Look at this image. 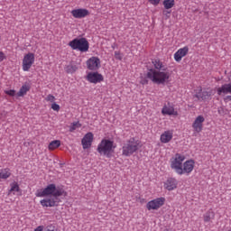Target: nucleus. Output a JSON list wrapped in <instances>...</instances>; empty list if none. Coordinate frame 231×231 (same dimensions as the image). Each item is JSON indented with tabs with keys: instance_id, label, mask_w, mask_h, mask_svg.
<instances>
[{
	"instance_id": "obj_14",
	"label": "nucleus",
	"mask_w": 231,
	"mask_h": 231,
	"mask_svg": "<svg viewBox=\"0 0 231 231\" xmlns=\"http://www.w3.org/2000/svg\"><path fill=\"white\" fill-rule=\"evenodd\" d=\"M203 122L205 117L203 116H198L192 124V127L196 133H201L203 131Z\"/></svg>"
},
{
	"instance_id": "obj_22",
	"label": "nucleus",
	"mask_w": 231,
	"mask_h": 231,
	"mask_svg": "<svg viewBox=\"0 0 231 231\" xmlns=\"http://www.w3.org/2000/svg\"><path fill=\"white\" fill-rule=\"evenodd\" d=\"M32 89L30 84H24L20 88V90L17 92V97H24Z\"/></svg>"
},
{
	"instance_id": "obj_21",
	"label": "nucleus",
	"mask_w": 231,
	"mask_h": 231,
	"mask_svg": "<svg viewBox=\"0 0 231 231\" xmlns=\"http://www.w3.org/2000/svg\"><path fill=\"white\" fill-rule=\"evenodd\" d=\"M171 140H172V132L165 131L163 134H161L162 143H169Z\"/></svg>"
},
{
	"instance_id": "obj_43",
	"label": "nucleus",
	"mask_w": 231,
	"mask_h": 231,
	"mask_svg": "<svg viewBox=\"0 0 231 231\" xmlns=\"http://www.w3.org/2000/svg\"><path fill=\"white\" fill-rule=\"evenodd\" d=\"M228 231H231V229H229Z\"/></svg>"
},
{
	"instance_id": "obj_6",
	"label": "nucleus",
	"mask_w": 231,
	"mask_h": 231,
	"mask_svg": "<svg viewBox=\"0 0 231 231\" xmlns=\"http://www.w3.org/2000/svg\"><path fill=\"white\" fill-rule=\"evenodd\" d=\"M85 79L90 84H100V82H104V76L100 74L98 71L88 72Z\"/></svg>"
},
{
	"instance_id": "obj_32",
	"label": "nucleus",
	"mask_w": 231,
	"mask_h": 231,
	"mask_svg": "<svg viewBox=\"0 0 231 231\" xmlns=\"http://www.w3.org/2000/svg\"><path fill=\"white\" fill-rule=\"evenodd\" d=\"M51 109L53 111L59 112V111H60V106L59 104H57L56 102H54L51 104Z\"/></svg>"
},
{
	"instance_id": "obj_20",
	"label": "nucleus",
	"mask_w": 231,
	"mask_h": 231,
	"mask_svg": "<svg viewBox=\"0 0 231 231\" xmlns=\"http://www.w3.org/2000/svg\"><path fill=\"white\" fill-rule=\"evenodd\" d=\"M216 217V213L212 209L208 210L203 215L204 223H212V220Z\"/></svg>"
},
{
	"instance_id": "obj_16",
	"label": "nucleus",
	"mask_w": 231,
	"mask_h": 231,
	"mask_svg": "<svg viewBox=\"0 0 231 231\" xmlns=\"http://www.w3.org/2000/svg\"><path fill=\"white\" fill-rule=\"evenodd\" d=\"M194 160L186 161L182 166V174H190L194 171Z\"/></svg>"
},
{
	"instance_id": "obj_12",
	"label": "nucleus",
	"mask_w": 231,
	"mask_h": 231,
	"mask_svg": "<svg viewBox=\"0 0 231 231\" xmlns=\"http://www.w3.org/2000/svg\"><path fill=\"white\" fill-rule=\"evenodd\" d=\"M93 138L94 135L91 132H88L84 135V137L81 140V145L83 149H89V147H91L93 143Z\"/></svg>"
},
{
	"instance_id": "obj_8",
	"label": "nucleus",
	"mask_w": 231,
	"mask_h": 231,
	"mask_svg": "<svg viewBox=\"0 0 231 231\" xmlns=\"http://www.w3.org/2000/svg\"><path fill=\"white\" fill-rule=\"evenodd\" d=\"M163 205H165V198L161 197L149 201L146 204V208L147 210H158V208H161Z\"/></svg>"
},
{
	"instance_id": "obj_15",
	"label": "nucleus",
	"mask_w": 231,
	"mask_h": 231,
	"mask_svg": "<svg viewBox=\"0 0 231 231\" xmlns=\"http://www.w3.org/2000/svg\"><path fill=\"white\" fill-rule=\"evenodd\" d=\"M171 169L175 171L179 176L183 175V164L178 161V159H171Z\"/></svg>"
},
{
	"instance_id": "obj_23",
	"label": "nucleus",
	"mask_w": 231,
	"mask_h": 231,
	"mask_svg": "<svg viewBox=\"0 0 231 231\" xmlns=\"http://www.w3.org/2000/svg\"><path fill=\"white\" fill-rule=\"evenodd\" d=\"M12 176V173L10 172V169L5 168V169H2L0 171V179L1 180H8V178Z\"/></svg>"
},
{
	"instance_id": "obj_41",
	"label": "nucleus",
	"mask_w": 231,
	"mask_h": 231,
	"mask_svg": "<svg viewBox=\"0 0 231 231\" xmlns=\"http://www.w3.org/2000/svg\"><path fill=\"white\" fill-rule=\"evenodd\" d=\"M115 48H116V44L114 43V44L112 45V49L115 50Z\"/></svg>"
},
{
	"instance_id": "obj_19",
	"label": "nucleus",
	"mask_w": 231,
	"mask_h": 231,
	"mask_svg": "<svg viewBox=\"0 0 231 231\" xmlns=\"http://www.w3.org/2000/svg\"><path fill=\"white\" fill-rule=\"evenodd\" d=\"M195 98H198V100H208L210 97H212L211 91L202 90L200 89L199 92H197L194 95Z\"/></svg>"
},
{
	"instance_id": "obj_4",
	"label": "nucleus",
	"mask_w": 231,
	"mask_h": 231,
	"mask_svg": "<svg viewBox=\"0 0 231 231\" xmlns=\"http://www.w3.org/2000/svg\"><path fill=\"white\" fill-rule=\"evenodd\" d=\"M142 142L136 140L134 137H131L127 140L122 147V154L123 156H133L134 152H138V150L142 147Z\"/></svg>"
},
{
	"instance_id": "obj_26",
	"label": "nucleus",
	"mask_w": 231,
	"mask_h": 231,
	"mask_svg": "<svg viewBox=\"0 0 231 231\" xmlns=\"http://www.w3.org/2000/svg\"><path fill=\"white\" fill-rule=\"evenodd\" d=\"M162 5L165 10H171L174 6V0H163Z\"/></svg>"
},
{
	"instance_id": "obj_9",
	"label": "nucleus",
	"mask_w": 231,
	"mask_h": 231,
	"mask_svg": "<svg viewBox=\"0 0 231 231\" xmlns=\"http://www.w3.org/2000/svg\"><path fill=\"white\" fill-rule=\"evenodd\" d=\"M101 62L100 58L93 56L87 60V68L90 71H97L100 69Z\"/></svg>"
},
{
	"instance_id": "obj_42",
	"label": "nucleus",
	"mask_w": 231,
	"mask_h": 231,
	"mask_svg": "<svg viewBox=\"0 0 231 231\" xmlns=\"http://www.w3.org/2000/svg\"><path fill=\"white\" fill-rule=\"evenodd\" d=\"M60 167H64V163H60Z\"/></svg>"
},
{
	"instance_id": "obj_29",
	"label": "nucleus",
	"mask_w": 231,
	"mask_h": 231,
	"mask_svg": "<svg viewBox=\"0 0 231 231\" xmlns=\"http://www.w3.org/2000/svg\"><path fill=\"white\" fill-rule=\"evenodd\" d=\"M174 160H177V162H180L183 164V162H185V155H181L180 153H176L175 154V158H173Z\"/></svg>"
},
{
	"instance_id": "obj_17",
	"label": "nucleus",
	"mask_w": 231,
	"mask_h": 231,
	"mask_svg": "<svg viewBox=\"0 0 231 231\" xmlns=\"http://www.w3.org/2000/svg\"><path fill=\"white\" fill-rule=\"evenodd\" d=\"M189 53V47L185 46L184 48L179 49L178 51L174 53V59L176 62H180L181 59Z\"/></svg>"
},
{
	"instance_id": "obj_11",
	"label": "nucleus",
	"mask_w": 231,
	"mask_h": 231,
	"mask_svg": "<svg viewBox=\"0 0 231 231\" xmlns=\"http://www.w3.org/2000/svg\"><path fill=\"white\" fill-rule=\"evenodd\" d=\"M74 19H84L89 15V10L84 8L74 9L70 12Z\"/></svg>"
},
{
	"instance_id": "obj_18",
	"label": "nucleus",
	"mask_w": 231,
	"mask_h": 231,
	"mask_svg": "<svg viewBox=\"0 0 231 231\" xmlns=\"http://www.w3.org/2000/svg\"><path fill=\"white\" fill-rule=\"evenodd\" d=\"M217 95L219 97L223 95H231V83H226L217 89Z\"/></svg>"
},
{
	"instance_id": "obj_35",
	"label": "nucleus",
	"mask_w": 231,
	"mask_h": 231,
	"mask_svg": "<svg viewBox=\"0 0 231 231\" xmlns=\"http://www.w3.org/2000/svg\"><path fill=\"white\" fill-rule=\"evenodd\" d=\"M151 5H153V6H158L160 5V2L162 0H148Z\"/></svg>"
},
{
	"instance_id": "obj_39",
	"label": "nucleus",
	"mask_w": 231,
	"mask_h": 231,
	"mask_svg": "<svg viewBox=\"0 0 231 231\" xmlns=\"http://www.w3.org/2000/svg\"><path fill=\"white\" fill-rule=\"evenodd\" d=\"M224 102H231V96H226L224 97Z\"/></svg>"
},
{
	"instance_id": "obj_27",
	"label": "nucleus",
	"mask_w": 231,
	"mask_h": 231,
	"mask_svg": "<svg viewBox=\"0 0 231 231\" xmlns=\"http://www.w3.org/2000/svg\"><path fill=\"white\" fill-rule=\"evenodd\" d=\"M21 188H19V184L17 182H14L11 184L10 192H20Z\"/></svg>"
},
{
	"instance_id": "obj_40",
	"label": "nucleus",
	"mask_w": 231,
	"mask_h": 231,
	"mask_svg": "<svg viewBox=\"0 0 231 231\" xmlns=\"http://www.w3.org/2000/svg\"><path fill=\"white\" fill-rule=\"evenodd\" d=\"M167 14H171V12H168V11H164V12H163V14H164V15H167Z\"/></svg>"
},
{
	"instance_id": "obj_2",
	"label": "nucleus",
	"mask_w": 231,
	"mask_h": 231,
	"mask_svg": "<svg viewBox=\"0 0 231 231\" xmlns=\"http://www.w3.org/2000/svg\"><path fill=\"white\" fill-rule=\"evenodd\" d=\"M152 64L154 69H148L146 79H149L153 84H157L158 86H165V84H168V82H170L169 79H171L169 68H167L160 59L152 60Z\"/></svg>"
},
{
	"instance_id": "obj_37",
	"label": "nucleus",
	"mask_w": 231,
	"mask_h": 231,
	"mask_svg": "<svg viewBox=\"0 0 231 231\" xmlns=\"http://www.w3.org/2000/svg\"><path fill=\"white\" fill-rule=\"evenodd\" d=\"M5 60H6V55H5V52L0 51V62H3Z\"/></svg>"
},
{
	"instance_id": "obj_36",
	"label": "nucleus",
	"mask_w": 231,
	"mask_h": 231,
	"mask_svg": "<svg viewBox=\"0 0 231 231\" xmlns=\"http://www.w3.org/2000/svg\"><path fill=\"white\" fill-rule=\"evenodd\" d=\"M149 79V78H147V76H146V78H143V79L141 80V84H142L143 86H147V84H149V79Z\"/></svg>"
},
{
	"instance_id": "obj_28",
	"label": "nucleus",
	"mask_w": 231,
	"mask_h": 231,
	"mask_svg": "<svg viewBox=\"0 0 231 231\" xmlns=\"http://www.w3.org/2000/svg\"><path fill=\"white\" fill-rule=\"evenodd\" d=\"M217 113H218V115H220V116H225V115L228 114V109H226L223 106H220L217 109Z\"/></svg>"
},
{
	"instance_id": "obj_13",
	"label": "nucleus",
	"mask_w": 231,
	"mask_h": 231,
	"mask_svg": "<svg viewBox=\"0 0 231 231\" xmlns=\"http://www.w3.org/2000/svg\"><path fill=\"white\" fill-rule=\"evenodd\" d=\"M163 188L170 192L178 189V180L175 178H168L164 181Z\"/></svg>"
},
{
	"instance_id": "obj_31",
	"label": "nucleus",
	"mask_w": 231,
	"mask_h": 231,
	"mask_svg": "<svg viewBox=\"0 0 231 231\" xmlns=\"http://www.w3.org/2000/svg\"><path fill=\"white\" fill-rule=\"evenodd\" d=\"M81 126H82V125H80V123L74 122V123H72V125L69 128V131H70V133H73V131H75L77 128L81 127Z\"/></svg>"
},
{
	"instance_id": "obj_38",
	"label": "nucleus",
	"mask_w": 231,
	"mask_h": 231,
	"mask_svg": "<svg viewBox=\"0 0 231 231\" xmlns=\"http://www.w3.org/2000/svg\"><path fill=\"white\" fill-rule=\"evenodd\" d=\"M34 231H44V226H37Z\"/></svg>"
},
{
	"instance_id": "obj_24",
	"label": "nucleus",
	"mask_w": 231,
	"mask_h": 231,
	"mask_svg": "<svg viewBox=\"0 0 231 231\" xmlns=\"http://www.w3.org/2000/svg\"><path fill=\"white\" fill-rule=\"evenodd\" d=\"M77 69H79V67L77 65L71 64V63L65 67L66 73H69L70 75H73V73H75L77 71Z\"/></svg>"
},
{
	"instance_id": "obj_5",
	"label": "nucleus",
	"mask_w": 231,
	"mask_h": 231,
	"mask_svg": "<svg viewBox=\"0 0 231 231\" xmlns=\"http://www.w3.org/2000/svg\"><path fill=\"white\" fill-rule=\"evenodd\" d=\"M69 45L72 50H78V51L86 52L89 51V42L86 38H76L70 41Z\"/></svg>"
},
{
	"instance_id": "obj_1",
	"label": "nucleus",
	"mask_w": 231,
	"mask_h": 231,
	"mask_svg": "<svg viewBox=\"0 0 231 231\" xmlns=\"http://www.w3.org/2000/svg\"><path fill=\"white\" fill-rule=\"evenodd\" d=\"M36 198H45L40 200V205L43 208L57 207L60 202L61 197L66 198L68 191L64 189L63 185L56 186L55 183L48 184L43 189H39L35 193Z\"/></svg>"
},
{
	"instance_id": "obj_10",
	"label": "nucleus",
	"mask_w": 231,
	"mask_h": 231,
	"mask_svg": "<svg viewBox=\"0 0 231 231\" xmlns=\"http://www.w3.org/2000/svg\"><path fill=\"white\" fill-rule=\"evenodd\" d=\"M162 115H163V116H178V111H175L174 105H172V103L168 102L163 106L162 109Z\"/></svg>"
},
{
	"instance_id": "obj_30",
	"label": "nucleus",
	"mask_w": 231,
	"mask_h": 231,
	"mask_svg": "<svg viewBox=\"0 0 231 231\" xmlns=\"http://www.w3.org/2000/svg\"><path fill=\"white\" fill-rule=\"evenodd\" d=\"M114 56L116 60H122V59H124V54L120 52V51H116Z\"/></svg>"
},
{
	"instance_id": "obj_3",
	"label": "nucleus",
	"mask_w": 231,
	"mask_h": 231,
	"mask_svg": "<svg viewBox=\"0 0 231 231\" xmlns=\"http://www.w3.org/2000/svg\"><path fill=\"white\" fill-rule=\"evenodd\" d=\"M115 149H116L115 141L104 138L97 145V151L101 156L111 158V156H113V152H115Z\"/></svg>"
},
{
	"instance_id": "obj_7",
	"label": "nucleus",
	"mask_w": 231,
	"mask_h": 231,
	"mask_svg": "<svg viewBox=\"0 0 231 231\" xmlns=\"http://www.w3.org/2000/svg\"><path fill=\"white\" fill-rule=\"evenodd\" d=\"M35 62V54L33 52H29L24 55L23 59V71H30V69L32 66H33V63Z\"/></svg>"
},
{
	"instance_id": "obj_34",
	"label": "nucleus",
	"mask_w": 231,
	"mask_h": 231,
	"mask_svg": "<svg viewBox=\"0 0 231 231\" xmlns=\"http://www.w3.org/2000/svg\"><path fill=\"white\" fill-rule=\"evenodd\" d=\"M45 100H46L47 102H54V101H55V96H53V95H51V94H49V95L46 97Z\"/></svg>"
},
{
	"instance_id": "obj_25",
	"label": "nucleus",
	"mask_w": 231,
	"mask_h": 231,
	"mask_svg": "<svg viewBox=\"0 0 231 231\" xmlns=\"http://www.w3.org/2000/svg\"><path fill=\"white\" fill-rule=\"evenodd\" d=\"M60 147V140H54L49 143V151H53L54 149H59Z\"/></svg>"
},
{
	"instance_id": "obj_33",
	"label": "nucleus",
	"mask_w": 231,
	"mask_h": 231,
	"mask_svg": "<svg viewBox=\"0 0 231 231\" xmlns=\"http://www.w3.org/2000/svg\"><path fill=\"white\" fill-rule=\"evenodd\" d=\"M5 95H8L9 97H15V90L14 89H10V90H5Z\"/></svg>"
}]
</instances>
